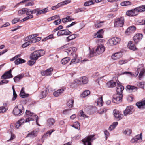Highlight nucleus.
<instances>
[{
	"instance_id": "nucleus-57",
	"label": "nucleus",
	"mask_w": 145,
	"mask_h": 145,
	"mask_svg": "<svg viewBox=\"0 0 145 145\" xmlns=\"http://www.w3.org/2000/svg\"><path fill=\"white\" fill-rule=\"evenodd\" d=\"M69 49L71 50V54H72V52H75L77 50V49L74 47H71Z\"/></svg>"
},
{
	"instance_id": "nucleus-9",
	"label": "nucleus",
	"mask_w": 145,
	"mask_h": 145,
	"mask_svg": "<svg viewBox=\"0 0 145 145\" xmlns=\"http://www.w3.org/2000/svg\"><path fill=\"white\" fill-rule=\"evenodd\" d=\"M117 86L116 87V91L117 94H122L123 91L124 89V87L120 83H117Z\"/></svg>"
},
{
	"instance_id": "nucleus-20",
	"label": "nucleus",
	"mask_w": 145,
	"mask_h": 145,
	"mask_svg": "<svg viewBox=\"0 0 145 145\" xmlns=\"http://www.w3.org/2000/svg\"><path fill=\"white\" fill-rule=\"evenodd\" d=\"M122 55L120 52H118L113 54L111 56V58L114 60H116L120 58Z\"/></svg>"
},
{
	"instance_id": "nucleus-63",
	"label": "nucleus",
	"mask_w": 145,
	"mask_h": 145,
	"mask_svg": "<svg viewBox=\"0 0 145 145\" xmlns=\"http://www.w3.org/2000/svg\"><path fill=\"white\" fill-rule=\"evenodd\" d=\"M6 111V109L4 107H0V113H3Z\"/></svg>"
},
{
	"instance_id": "nucleus-36",
	"label": "nucleus",
	"mask_w": 145,
	"mask_h": 145,
	"mask_svg": "<svg viewBox=\"0 0 145 145\" xmlns=\"http://www.w3.org/2000/svg\"><path fill=\"white\" fill-rule=\"evenodd\" d=\"M23 76L24 75L23 74H21L14 77V82H16L17 81H18L20 80L23 78Z\"/></svg>"
},
{
	"instance_id": "nucleus-34",
	"label": "nucleus",
	"mask_w": 145,
	"mask_h": 145,
	"mask_svg": "<svg viewBox=\"0 0 145 145\" xmlns=\"http://www.w3.org/2000/svg\"><path fill=\"white\" fill-rule=\"evenodd\" d=\"M70 59L69 57H67L62 59L61 62L62 64L64 65L67 63Z\"/></svg>"
},
{
	"instance_id": "nucleus-50",
	"label": "nucleus",
	"mask_w": 145,
	"mask_h": 145,
	"mask_svg": "<svg viewBox=\"0 0 145 145\" xmlns=\"http://www.w3.org/2000/svg\"><path fill=\"white\" fill-rule=\"evenodd\" d=\"M144 82H140L137 83V86L142 88H143L144 84Z\"/></svg>"
},
{
	"instance_id": "nucleus-54",
	"label": "nucleus",
	"mask_w": 145,
	"mask_h": 145,
	"mask_svg": "<svg viewBox=\"0 0 145 145\" xmlns=\"http://www.w3.org/2000/svg\"><path fill=\"white\" fill-rule=\"evenodd\" d=\"M20 95L21 97L23 98H25L26 97H27L28 95V94H25V92H22V93L21 94L20 93Z\"/></svg>"
},
{
	"instance_id": "nucleus-11",
	"label": "nucleus",
	"mask_w": 145,
	"mask_h": 145,
	"mask_svg": "<svg viewBox=\"0 0 145 145\" xmlns=\"http://www.w3.org/2000/svg\"><path fill=\"white\" fill-rule=\"evenodd\" d=\"M142 133L140 135H137L134 138L131 139V143H134L135 142H138L142 141Z\"/></svg>"
},
{
	"instance_id": "nucleus-59",
	"label": "nucleus",
	"mask_w": 145,
	"mask_h": 145,
	"mask_svg": "<svg viewBox=\"0 0 145 145\" xmlns=\"http://www.w3.org/2000/svg\"><path fill=\"white\" fill-rule=\"evenodd\" d=\"M66 18L68 22L73 20H74V19L71 16H68L66 17Z\"/></svg>"
},
{
	"instance_id": "nucleus-45",
	"label": "nucleus",
	"mask_w": 145,
	"mask_h": 145,
	"mask_svg": "<svg viewBox=\"0 0 145 145\" xmlns=\"http://www.w3.org/2000/svg\"><path fill=\"white\" fill-rule=\"evenodd\" d=\"M26 8H23L21 10H19L18 12V14L22 15L25 14Z\"/></svg>"
},
{
	"instance_id": "nucleus-53",
	"label": "nucleus",
	"mask_w": 145,
	"mask_h": 145,
	"mask_svg": "<svg viewBox=\"0 0 145 145\" xmlns=\"http://www.w3.org/2000/svg\"><path fill=\"white\" fill-rule=\"evenodd\" d=\"M61 6H60V4L59 3H58L57 5L55 6H52V10H55L57 8Z\"/></svg>"
},
{
	"instance_id": "nucleus-51",
	"label": "nucleus",
	"mask_w": 145,
	"mask_h": 145,
	"mask_svg": "<svg viewBox=\"0 0 145 145\" xmlns=\"http://www.w3.org/2000/svg\"><path fill=\"white\" fill-rule=\"evenodd\" d=\"M71 2V1L70 0H65L64 1L62 2L59 3L60 4L61 6L62 5H64L65 4H67Z\"/></svg>"
},
{
	"instance_id": "nucleus-19",
	"label": "nucleus",
	"mask_w": 145,
	"mask_h": 145,
	"mask_svg": "<svg viewBox=\"0 0 145 145\" xmlns=\"http://www.w3.org/2000/svg\"><path fill=\"white\" fill-rule=\"evenodd\" d=\"M135 10V8L128 11L126 12V14L130 16H135L137 15V12Z\"/></svg>"
},
{
	"instance_id": "nucleus-30",
	"label": "nucleus",
	"mask_w": 145,
	"mask_h": 145,
	"mask_svg": "<svg viewBox=\"0 0 145 145\" xmlns=\"http://www.w3.org/2000/svg\"><path fill=\"white\" fill-rule=\"evenodd\" d=\"M37 134V133L36 131H33L30 133L28 134L26 137H29L31 138H33L36 137Z\"/></svg>"
},
{
	"instance_id": "nucleus-46",
	"label": "nucleus",
	"mask_w": 145,
	"mask_h": 145,
	"mask_svg": "<svg viewBox=\"0 0 145 145\" xmlns=\"http://www.w3.org/2000/svg\"><path fill=\"white\" fill-rule=\"evenodd\" d=\"M77 59V56L76 54L75 55L74 59H72L70 63V64H71V63H77L79 62V61H76V59Z\"/></svg>"
},
{
	"instance_id": "nucleus-49",
	"label": "nucleus",
	"mask_w": 145,
	"mask_h": 145,
	"mask_svg": "<svg viewBox=\"0 0 145 145\" xmlns=\"http://www.w3.org/2000/svg\"><path fill=\"white\" fill-rule=\"evenodd\" d=\"M85 9L84 8H78L75 10V12L76 13L84 11Z\"/></svg>"
},
{
	"instance_id": "nucleus-7",
	"label": "nucleus",
	"mask_w": 145,
	"mask_h": 145,
	"mask_svg": "<svg viewBox=\"0 0 145 145\" xmlns=\"http://www.w3.org/2000/svg\"><path fill=\"white\" fill-rule=\"evenodd\" d=\"M94 135H92L88 136L87 138L82 140V142L84 143V145H86V143H87V145H91V143L90 142L91 140L93 139V137Z\"/></svg>"
},
{
	"instance_id": "nucleus-58",
	"label": "nucleus",
	"mask_w": 145,
	"mask_h": 145,
	"mask_svg": "<svg viewBox=\"0 0 145 145\" xmlns=\"http://www.w3.org/2000/svg\"><path fill=\"white\" fill-rule=\"evenodd\" d=\"M26 12L25 14L27 15H31V10L26 8Z\"/></svg>"
},
{
	"instance_id": "nucleus-48",
	"label": "nucleus",
	"mask_w": 145,
	"mask_h": 145,
	"mask_svg": "<svg viewBox=\"0 0 145 145\" xmlns=\"http://www.w3.org/2000/svg\"><path fill=\"white\" fill-rule=\"evenodd\" d=\"M54 131V130L53 129L50 130L49 131L47 132L46 134H44L43 136V137H46L47 136L48 134H49V135H50Z\"/></svg>"
},
{
	"instance_id": "nucleus-56",
	"label": "nucleus",
	"mask_w": 145,
	"mask_h": 145,
	"mask_svg": "<svg viewBox=\"0 0 145 145\" xmlns=\"http://www.w3.org/2000/svg\"><path fill=\"white\" fill-rule=\"evenodd\" d=\"M104 133L105 136L106 140H107L108 137L109 135V133L107 130H105L104 131Z\"/></svg>"
},
{
	"instance_id": "nucleus-31",
	"label": "nucleus",
	"mask_w": 145,
	"mask_h": 145,
	"mask_svg": "<svg viewBox=\"0 0 145 145\" xmlns=\"http://www.w3.org/2000/svg\"><path fill=\"white\" fill-rule=\"evenodd\" d=\"M116 83L113 80L108 82L106 84V86L108 88L113 87H115L116 85Z\"/></svg>"
},
{
	"instance_id": "nucleus-21",
	"label": "nucleus",
	"mask_w": 145,
	"mask_h": 145,
	"mask_svg": "<svg viewBox=\"0 0 145 145\" xmlns=\"http://www.w3.org/2000/svg\"><path fill=\"white\" fill-rule=\"evenodd\" d=\"M103 29L99 30L97 32V33L94 34V38H102L103 37Z\"/></svg>"
},
{
	"instance_id": "nucleus-5",
	"label": "nucleus",
	"mask_w": 145,
	"mask_h": 145,
	"mask_svg": "<svg viewBox=\"0 0 145 145\" xmlns=\"http://www.w3.org/2000/svg\"><path fill=\"white\" fill-rule=\"evenodd\" d=\"M122 94H116L113 97L112 102L116 103H119L122 101Z\"/></svg>"
},
{
	"instance_id": "nucleus-3",
	"label": "nucleus",
	"mask_w": 145,
	"mask_h": 145,
	"mask_svg": "<svg viewBox=\"0 0 145 145\" xmlns=\"http://www.w3.org/2000/svg\"><path fill=\"white\" fill-rule=\"evenodd\" d=\"M83 84H87L88 82V78L86 76H83L82 78H80L77 82L74 81L71 84V86L72 87H74L76 86L77 84H81V82Z\"/></svg>"
},
{
	"instance_id": "nucleus-47",
	"label": "nucleus",
	"mask_w": 145,
	"mask_h": 145,
	"mask_svg": "<svg viewBox=\"0 0 145 145\" xmlns=\"http://www.w3.org/2000/svg\"><path fill=\"white\" fill-rule=\"evenodd\" d=\"M59 15H56L49 18L47 19L48 21H50L54 20V19L58 18L59 17Z\"/></svg>"
},
{
	"instance_id": "nucleus-27",
	"label": "nucleus",
	"mask_w": 145,
	"mask_h": 145,
	"mask_svg": "<svg viewBox=\"0 0 145 145\" xmlns=\"http://www.w3.org/2000/svg\"><path fill=\"white\" fill-rule=\"evenodd\" d=\"M64 89L62 88L57 90L53 93V95L55 97H57L61 95L63 92Z\"/></svg>"
},
{
	"instance_id": "nucleus-8",
	"label": "nucleus",
	"mask_w": 145,
	"mask_h": 145,
	"mask_svg": "<svg viewBox=\"0 0 145 145\" xmlns=\"http://www.w3.org/2000/svg\"><path fill=\"white\" fill-rule=\"evenodd\" d=\"M140 71V72L139 74V77L140 78H141L145 72V70L142 65H140L137 68V75L138 74Z\"/></svg>"
},
{
	"instance_id": "nucleus-13",
	"label": "nucleus",
	"mask_w": 145,
	"mask_h": 145,
	"mask_svg": "<svg viewBox=\"0 0 145 145\" xmlns=\"http://www.w3.org/2000/svg\"><path fill=\"white\" fill-rule=\"evenodd\" d=\"M120 39L117 37L112 38L109 40V42L111 44L116 45L120 42Z\"/></svg>"
},
{
	"instance_id": "nucleus-22",
	"label": "nucleus",
	"mask_w": 145,
	"mask_h": 145,
	"mask_svg": "<svg viewBox=\"0 0 145 145\" xmlns=\"http://www.w3.org/2000/svg\"><path fill=\"white\" fill-rule=\"evenodd\" d=\"M114 115L115 118L118 120L122 119L123 117V115L118 111L114 112Z\"/></svg>"
},
{
	"instance_id": "nucleus-43",
	"label": "nucleus",
	"mask_w": 145,
	"mask_h": 145,
	"mask_svg": "<svg viewBox=\"0 0 145 145\" xmlns=\"http://www.w3.org/2000/svg\"><path fill=\"white\" fill-rule=\"evenodd\" d=\"M103 21L100 22H97L95 24V26L97 28H99L101 27L103 25Z\"/></svg>"
},
{
	"instance_id": "nucleus-33",
	"label": "nucleus",
	"mask_w": 145,
	"mask_h": 145,
	"mask_svg": "<svg viewBox=\"0 0 145 145\" xmlns=\"http://www.w3.org/2000/svg\"><path fill=\"white\" fill-rule=\"evenodd\" d=\"M26 61L25 60L21 58H18L14 61V63L15 64L18 65V64L24 63Z\"/></svg>"
},
{
	"instance_id": "nucleus-2",
	"label": "nucleus",
	"mask_w": 145,
	"mask_h": 145,
	"mask_svg": "<svg viewBox=\"0 0 145 145\" xmlns=\"http://www.w3.org/2000/svg\"><path fill=\"white\" fill-rule=\"evenodd\" d=\"M24 111L23 106L20 104L15 107L13 110V114L15 116H20L23 114Z\"/></svg>"
},
{
	"instance_id": "nucleus-23",
	"label": "nucleus",
	"mask_w": 145,
	"mask_h": 145,
	"mask_svg": "<svg viewBox=\"0 0 145 145\" xmlns=\"http://www.w3.org/2000/svg\"><path fill=\"white\" fill-rule=\"evenodd\" d=\"M126 88L130 92H135L138 89L137 87L131 85H127L126 86Z\"/></svg>"
},
{
	"instance_id": "nucleus-16",
	"label": "nucleus",
	"mask_w": 145,
	"mask_h": 145,
	"mask_svg": "<svg viewBox=\"0 0 145 145\" xmlns=\"http://www.w3.org/2000/svg\"><path fill=\"white\" fill-rule=\"evenodd\" d=\"M105 50L104 46L102 45L98 46L96 49V52L98 54H100L103 52Z\"/></svg>"
},
{
	"instance_id": "nucleus-12",
	"label": "nucleus",
	"mask_w": 145,
	"mask_h": 145,
	"mask_svg": "<svg viewBox=\"0 0 145 145\" xmlns=\"http://www.w3.org/2000/svg\"><path fill=\"white\" fill-rule=\"evenodd\" d=\"M12 71V69H10L6 72H5L1 76V79H8L10 78L13 77L12 75L11 72Z\"/></svg>"
},
{
	"instance_id": "nucleus-6",
	"label": "nucleus",
	"mask_w": 145,
	"mask_h": 145,
	"mask_svg": "<svg viewBox=\"0 0 145 145\" xmlns=\"http://www.w3.org/2000/svg\"><path fill=\"white\" fill-rule=\"evenodd\" d=\"M114 23L115 27H122L124 23V18L122 17L118 18L116 19Z\"/></svg>"
},
{
	"instance_id": "nucleus-60",
	"label": "nucleus",
	"mask_w": 145,
	"mask_h": 145,
	"mask_svg": "<svg viewBox=\"0 0 145 145\" xmlns=\"http://www.w3.org/2000/svg\"><path fill=\"white\" fill-rule=\"evenodd\" d=\"M35 62V61H34L29 60L28 61V64L29 65H32Z\"/></svg>"
},
{
	"instance_id": "nucleus-25",
	"label": "nucleus",
	"mask_w": 145,
	"mask_h": 145,
	"mask_svg": "<svg viewBox=\"0 0 145 145\" xmlns=\"http://www.w3.org/2000/svg\"><path fill=\"white\" fill-rule=\"evenodd\" d=\"M55 122V121L54 119L52 118H49L47 120V125L49 127L52 126L54 124Z\"/></svg>"
},
{
	"instance_id": "nucleus-1",
	"label": "nucleus",
	"mask_w": 145,
	"mask_h": 145,
	"mask_svg": "<svg viewBox=\"0 0 145 145\" xmlns=\"http://www.w3.org/2000/svg\"><path fill=\"white\" fill-rule=\"evenodd\" d=\"M44 54L45 51L42 50H37L31 54L30 58L33 60L36 61L39 57L43 56Z\"/></svg>"
},
{
	"instance_id": "nucleus-10",
	"label": "nucleus",
	"mask_w": 145,
	"mask_h": 145,
	"mask_svg": "<svg viewBox=\"0 0 145 145\" xmlns=\"http://www.w3.org/2000/svg\"><path fill=\"white\" fill-rule=\"evenodd\" d=\"M72 32L68 29L62 30L59 31L57 33L58 36H61L63 35H69L72 34Z\"/></svg>"
},
{
	"instance_id": "nucleus-38",
	"label": "nucleus",
	"mask_w": 145,
	"mask_h": 145,
	"mask_svg": "<svg viewBox=\"0 0 145 145\" xmlns=\"http://www.w3.org/2000/svg\"><path fill=\"white\" fill-rule=\"evenodd\" d=\"M118 124V122H114L113 124L109 127V130L112 131L115 128L116 126Z\"/></svg>"
},
{
	"instance_id": "nucleus-24",
	"label": "nucleus",
	"mask_w": 145,
	"mask_h": 145,
	"mask_svg": "<svg viewBox=\"0 0 145 145\" xmlns=\"http://www.w3.org/2000/svg\"><path fill=\"white\" fill-rule=\"evenodd\" d=\"M136 29V27L133 26H131L128 28L125 32V33L129 34L134 32Z\"/></svg>"
},
{
	"instance_id": "nucleus-52",
	"label": "nucleus",
	"mask_w": 145,
	"mask_h": 145,
	"mask_svg": "<svg viewBox=\"0 0 145 145\" xmlns=\"http://www.w3.org/2000/svg\"><path fill=\"white\" fill-rule=\"evenodd\" d=\"M96 55V53L93 50H91L90 52L89 56L90 57H92Z\"/></svg>"
},
{
	"instance_id": "nucleus-39",
	"label": "nucleus",
	"mask_w": 145,
	"mask_h": 145,
	"mask_svg": "<svg viewBox=\"0 0 145 145\" xmlns=\"http://www.w3.org/2000/svg\"><path fill=\"white\" fill-rule=\"evenodd\" d=\"M83 117L84 119L85 118H88V117L82 111H81L80 113H79L78 115V117L79 118H80V117Z\"/></svg>"
},
{
	"instance_id": "nucleus-17",
	"label": "nucleus",
	"mask_w": 145,
	"mask_h": 145,
	"mask_svg": "<svg viewBox=\"0 0 145 145\" xmlns=\"http://www.w3.org/2000/svg\"><path fill=\"white\" fill-rule=\"evenodd\" d=\"M136 105L140 109H143L145 108V99L142 100L141 102H137Z\"/></svg>"
},
{
	"instance_id": "nucleus-55",
	"label": "nucleus",
	"mask_w": 145,
	"mask_h": 145,
	"mask_svg": "<svg viewBox=\"0 0 145 145\" xmlns=\"http://www.w3.org/2000/svg\"><path fill=\"white\" fill-rule=\"evenodd\" d=\"M20 20L19 18H15L13 20H12V24H15L17 22H18Z\"/></svg>"
},
{
	"instance_id": "nucleus-44",
	"label": "nucleus",
	"mask_w": 145,
	"mask_h": 145,
	"mask_svg": "<svg viewBox=\"0 0 145 145\" xmlns=\"http://www.w3.org/2000/svg\"><path fill=\"white\" fill-rule=\"evenodd\" d=\"M103 101L102 100V97L99 98L98 99L97 101V104L99 106H101L102 105Z\"/></svg>"
},
{
	"instance_id": "nucleus-28",
	"label": "nucleus",
	"mask_w": 145,
	"mask_h": 145,
	"mask_svg": "<svg viewBox=\"0 0 145 145\" xmlns=\"http://www.w3.org/2000/svg\"><path fill=\"white\" fill-rule=\"evenodd\" d=\"M135 10L137 12V14L139 12H141L145 11V6L142 5L135 8Z\"/></svg>"
},
{
	"instance_id": "nucleus-42",
	"label": "nucleus",
	"mask_w": 145,
	"mask_h": 145,
	"mask_svg": "<svg viewBox=\"0 0 145 145\" xmlns=\"http://www.w3.org/2000/svg\"><path fill=\"white\" fill-rule=\"evenodd\" d=\"M90 93V92L89 90H85L82 93V96L83 97H85L86 96H88Z\"/></svg>"
},
{
	"instance_id": "nucleus-15",
	"label": "nucleus",
	"mask_w": 145,
	"mask_h": 145,
	"mask_svg": "<svg viewBox=\"0 0 145 145\" xmlns=\"http://www.w3.org/2000/svg\"><path fill=\"white\" fill-rule=\"evenodd\" d=\"M133 109V106H130L127 107L123 112L124 115L126 116L127 115L132 114L133 113L132 110Z\"/></svg>"
},
{
	"instance_id": "nucleus-26",
	"label": "nucleus",
	"mask_w": 145,
	"mask_h": 145,
	"mask_svg": "<svg viewBox=\"0 0 145 145\" xmlns=\"http://www.w3.org/2000/svg\"><path fill=\"white\" fill-rule=\"evenodd\" d=\"M79 36V35L77 34H74L69 36L66 38V40L67 42H69L70 40H73L76 37Z\"/></svg>"
},
{
	"instance_id": "nucleus-18",
	"label": "nucleus",
	"mask_w": 145,
	"mask_h": 145,
	"mask_svg": "<svg viewBox=\"0 0 145 145\" xmlns=\"http://www.w3.org/2000/svg\"><path fill=\"white\" fill-rule=\"evenodd\" d=\"M53 70V69L50 68L47 69L46 71L42 72L41 74L44 76H48L52 74V71Z\"/></svg>"
},
{
	"instance_id": "nucleus-62",
	"label": "nucleus",
	"mask_w": 145,
	"mask_h": 145,
	"mask_svg": "<svg viewBox=\"0 0 145 145\" xmlns=\"http://www.w3.org/2000/svg\"><path fill=\"white\" fill-rule=\"evenodd\" d=\"M61 22V20L60 19L56 20L54 22V23L56 25H57L60 23Z\"/></svg>"
},
{
	"instance_id": "nucleus-40",
	"label": "nucleus",
	"mask_w": 145,
	"mask_h": 145,
	"mask_svg": "<svg viewBox=\"0 0 145 145\" xmlns=\"http://www.w3.org/2000/svg\"><path fill=\"white\" fill-rule=\"evenodd\" d=\"M132 132L131 130L129 129H126L125 130H123V133L125 135H130Z\"/></svg>"
},
{
	"instance_id": "nucleus-37",
	"label": "nucleus",
	"mask_w": 145,
	"mask_h": 145,
	"mask_svg": "<svg viewBox=\"0 0 145 145\" xmlns=\"http://www.w3.org/2000/svg\"><path fill=\"white\" fill-rule=\"evenodd\" d=\"M74 103V100L71 99L69 100L67 103V105L69 108H71L73 106V103Z\"/></svg>"
},
{
	"instance_id": "nucleus-64",
	"label": "nucleus",
	"mask_w": 145,
	"mask_h": 145,
	"mask_svg": "<svg viewBox=\"0 0 145 145\" xmlns=\"http://www.w3.org/2000/svg\"><path fill=\"white\" fill-rule=\"evenodd\" d=\"M43 14H45L46 12H48V8H46L42 10Z\"/></svg>"
},
{
	"instance_id": "nucleus-29",
	"label": "nucleus",
	"mask_w": 145,
	"mask_h": 145,
	"mask_svg": "<svg viewBox=\"0 0 145 145\" xmlns=\"http://www.w3.org/2000/svg\"><path fill=\"white\" fill-rule=\"evenodd\" d=\"M49 86H48L46 88L45 91H43L40 95V97L43 98H45L48 94V91L49 92L50 91L49 90Z\"/></svg>"
},
{
	"instance_id": "nucleus-14",
	"label": "nucleus",
	"mask_w": 145,
	"mask_h": 145,
	"mask_svg": "<svg viewBox=\"0 0 145 145\" xmlns=\"http://www.w3.org/2000/svg\"><path fill=\"white\" fill-rule=\"evenodd\" d=\"M143 36V35L142 34H136L133 37V40L135 43L137 44L142 39Z\"/></svg>"
},
{
	"instance_id": "nucleus-41",
	"label": "nucleus",
	"mask_w": 145,
	"mask_h": 145,
	"mask_svg": "<svg viewBox=\"0 0 145 145\" xmlns=\"http://www.w3.org/2000/svg\"><path fill=\"white\" fill-rule=\"evenodd\" d=\"M131 4V2L127 1L122 2L121 3V5L122 6H127L130 5Z\"/></svg>"
},
{
	"instance_id": "nucleus-4",
	"label": "nucleus",
	"mask_w": 145,
	"mask_h": 145,
	"mask_svg": "<svg viewBox=\"0 0 145 145\" xmlns=\"http://www.w3.org/2000/svg\"><path fill=\"white\" fill-rule=\"evenodd\" d=\"M26 113L27 115H29L31 116H33L34 118L32 117H29L27 118L25 120V122H27L30 121L34 120L35 119L36 120V122L37 125H38L37 123L38 116L35 114L31 113L30 111L26 110Z\"/></svg>"
},
{
	"instance_id": "nucleus-61",
	"label": "nucleus",
	"mask_w": 145,
	"mask_h": 145,
	"mask_svg": "<svg viewBox=\"0 0 145 145\" xmlns=\"http://www.w3.org/2000/svg\"><path fill=\"white\" fill-rule=\"evenodd\" d=\"M17 96V95L16 94V92H13V97L12 99V100L13 101H14L16 98Z\"/></svg>"
},
{
	"instance_id": "nucleus-35",
	"label": "nucleus",
	"mask_w": 145,
	"mask_h": 145,
	"mask_svg": "<svg viewBox=\"0 0 145 145\" xmlns=\"http://www.w3.org/2000/svg\"><path fill=\"white\" fill-rule=\"evenodd\" d=\"M95 3L94 0H90L86 2L84 4V6H89Z\"/></svg>"
},
{
	"instance_id": "nucleus-32",
	"label": "nucleus",
	"mask_w": 145,
	"mask_h": 145,
	"mask_svg": "<svg viewBox=\"0 0 145 145\" xmlns=\"http://www.w3.org/2000/svg\"><path fill=\"white\" fill-rule=\"evenodd\" d=\"M128 47L129 49L133 50H137V48L135 46L132 44L131 41H130L128 43Z\"/></svg>"
}]
</instances>
